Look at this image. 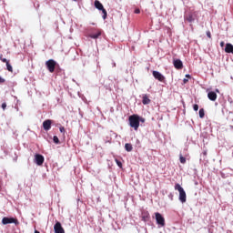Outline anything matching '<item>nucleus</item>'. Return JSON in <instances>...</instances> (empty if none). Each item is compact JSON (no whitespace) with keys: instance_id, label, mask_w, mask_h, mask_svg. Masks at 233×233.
I'll return each instance as SVG.
<instances>
[{"instance_id":"nucleus-1","label":"nucleus","mask_w":233,"mask_h":233,"mask_svg":"<svg viewBox=\"0 0 233 233\" xmlns=\"http://www.w3.org/2000/svg\"><path fill=\"white\" fill-rule=\"evenodd\" d=\"M175 190H177L179 192L178 201H180V203L182 204L187 203V192H185L183 187H181V185L179 184H176Z\"/></svg>"},{"instance_id":"nucleus-2","label":"nucleus","mask_w":233,"mask_h":233,"mask_svg":"<svg viewBox=\"0 0 233 233\" xmlns=\"http://www.w3.org/2000/svg\"><path fill=\"white\" fill-rule=\"evenodd\" d=\"M129 125L131 128H134V130H137V128H139V116L137 115L130 116Z\"/></svg>"},{"instance_id":"nucleus-3","label":"nucleus","mask_w":233,"mask_h":233,"mask_svg":"<svg viewBox=\"0 0 233 233\" xmlns=\"http://www.w3.org/2000/svg\"><path fill=\"white\" fill-rule=\"evenodd\" d=\"M95 8H96V10H100L102 11V18L103 19H106V16L108 15V14L106 13V9H105V7L103 6V4H101V2H99L98 0L95 1Z\"/></svg>"},{"instance_id":"nucleus-4","label":"nucleus","mask_w":233,"mask_h":233,"mask_svg":"<svg viewBox=\"0 0 233 233\" xmlns=\"http://www.w3.org/2000/svg\"><path fill=\"white\" fill-rule=\"evenodd\" d=\"M56 65H57V62L54 59H49L46 62V66L51 74L55 72L56 70Z\"/></svg>"},{"instance_id":"nucleus-5","label":"nucleus","mask_w":233,"mask_h":233,"mask_svg":"<svg viewBox=\"0 0 233 233\" xmlns=\"http://www.w3.org/2000/svg\"><path fill=\"white\" fill-rule=\"evenodd\" d=\"M14 223V225H19V220H17V218H8V217H5L2 218V224L3 225H10Z\"/></svg>"},{"instance_id":"nucleus-6","label":"nucleus","mask_w":233,"mask_h":233,"mask_svg":"<svg viewBox=\"0 0 233 233\" xmlns=\"http://www.w3.org/2000/svg\"><path fill=\"white\" fill-rule=\"evenodd\" d=\"M155 218H156L157 225H158V227H165V218L163 217V215H161V213L159 212L155 213Z\"/></svg>"},{"instance_id":"nucleus-7","label":"nucleus","mask_w":233,"mask_h":233,"mask_svg":"<svg viewBox=\"0 0 233 233\" xmlns=\"http://www.w3.org/2000/svg\"><path fill=\"white\" fill-rule=\"evenodd\" d=\"M35 163L38 167H41L45 163V157L41 154H35Z\"/></svg>"},{"instance_id":"nucleus-8","label":"nucleus","mask_w":233,"mask_h":233,"mask_svg":"<svg viewBox=\"0 0 233 233\" xmlns=\"http://www.w3.org/2000/svg\"><path fill=\"white\" fill-rule=\"evenodd\" d=\"M153 77L160 81V83H165V76L161 74L159 71H153Z\"/></svg>"},{"instance_id":"nucleus-9","label":"nucleus","mask_w":233,"mask_h":233,"mask_svg":"<svg viewBox=\"0 0 233 233\" xmlns=\"http://www.w3.org/2000/svg\"><path fill=\"white\" fill-rule=\"evenodd\" d=\"M55 233H65V228L61 225V222L57 221L54 226Z\"/></svg>"},{"instance_id":"nucleus-10","label":"nucleus","mask_w":233,"mask_h":233,"mask_svg":"<svg viewBox=\"0 0 233 233\" xmlns=\"http://www.w3.org/2000/svg\"><path fill=\"white\" fill-rule=\"evenodd\" d=\"M184 19L187 21V23H194V21H196V15L189 13L184 16Z\"/></svg>"},{"instance_id":"nucleus-11","label":"nucleus","mask_w":233,"mask_h":233,"mask_svg":"<svg viewBox=\"0 0 233 233\" xmlns=\"http://www.w3.org/2000/svg\"><path fill=\"white\" fill-rule=\"evenodd\" d=\"M43 128L46 130V132H48L50 128H52V120L47 119L43 122Z\"/></svg>"},{"instance_id":"nucleus-12","label":"nucleus","mask_w":233,"mask_h":233,"mask_svg":"<svg viewBox=\"0 0 233 233\" xmlns=\"http://www.w3.org/2000/svg\"><path fill=\"white\" fill-rule=\"evenodd\" d=\"M207 92H208V98L209 99V101H216V99H218V94H216V92L208 91V89L207 90Z\"/></svg>"},{"instance_id":"nucleus-13","label":"nucleus","mask_w":233,"mask_h":233,"mask_svg":"<svg viewBox=\"0 0 233 233\" xmlns=\"http://www.w3.org/2000/svg\"><path fill=\"white\" fill-rule=\"evenodd\" d=\"M173 65L177 70H181V68H183V61H181V59H175Z\"/></svg>"},{"instance_id":"nucleus-14","label":"nucleus","mask_w":233,"mask_h":233,"mask_svg":"<svg viewBox=\"0 0 233 233\" xmlns=\"http://www.w3.org/2000/svg\"><path fill=\"white\" fill-rule=\"evenodd\" d=\"M225 52L227 54H233V46H232V44H226Z\"/></svg>"},{"instance_id":"nucleus-15","label":"nucleus","mask_w":233,"mask_h":233,"mask_svg":"<svg viewBox=\"0 0 233 233\" xmlns=\"http://www.w3.org/2000/svg\"><path fill=\"white\" fill-rule=\"evenodd\" d=\"M100 35H101V30H96V34H89V37L91 39H98Z\"/></svg>"},{"instance_id":"nucleus-16","label":"nucleus","mask_w":233,"mask_h":233,"mask_svg":"<svg viewBox=\"0 0 233 233\" xmlns=\"http://www.w3.org/2000/svg\"><path fill=\"white\" fill-rule=\"evenodd\" d=\"M142 103L143 105H150V98H148L147 95H143Z\"/></svg>"},{"instance_id":"nucleus-17","label":"nucleus","mask_w":233,"mask_h":233,"mask_svg":"<svg viewBox=\"0 0 233 233\" xmlns=\"http://www.w3.org/2000/svg\"><path fill=\"white\" fill-rule=\"evenodd\" d=\"M133 148L134 147H132V144L130 143L125 144V149L127 150V152H132Z\"/></svg>"},{"instance_id":"nucleus-18","label":"nucleus","mask_w":233,"mask_h":233,"mask_svg":"<svg viewBox=\"0 0 233 233\" xmlns=\"http://www.w3.org/2000/svg\"><path fill=\"white\" fill-rule=\"evenodd\" d=\"M6 65V70H8V72H14V68L12 67V65H10V62H7Z\"/></svg>"},{"instance_id":"nucleus-19","label":"nucleus","mask_w":233,"mask_h":233,"mask_svg":"<svg viewBox=\"0 0 233 233\" xmlns=\"http://www.w3.org/2000/svg\"><path fill=\"white\" fill-rule=\"evenodd\" d=\"M179 161H180V163H182V165H185V163H187V158L185 157H183V155H180Z\"/></svg>"},{"instance_id":"nucleus-20","label":"nucleus","mask_w":233,"mask_h":233,"mask_svg":"<svg viewBox=\"0 0 233 233\" xmlns=\"http://www.w3.org/2000/svg\"><path fill=\"white\" fill-rule=\"evenodd\" d=\"M198 114H199V117L201 118L205 117V109L200 108Z\"/></svg>"},{"instance_id":"nucleus-21","label":"nucleus","mask_w":233,"mask_h":233,"mask_svg":"<svg viewBox=\"0 0 233 233\" xmlns=\"http://www.w3.org/2000/svg\"><path fill=\"white\" fill-rule=\"evenodd\" d=\"M53 141L56 145H59V137L57 136L53 137Z\"/></svg>"},{"instance_id":"nucleus-22","label":"nucleus","mask_w":233,"mask_h":233,"mask_svg":"<svg viewBox=\"0 0 233 233\" xmlns=\"http://www.w3.org/2000/svg\"><path fill=\"white\" fill-rule=\"evenodd\" d=\"M115 161H116V165H117V167H119V168H121V167H123V164L117 158H116Z\"/></svg>"},{"instance_id":"nucleus-23","label":"nucleus","mask_w":233,"mask_h":233,"mask_svg":"<svg viewBox=\"0 0 233 233\" xmlns=\"http://www.w3.org/2000/svg\"><path fill=\"white\" fill-rule=\"evenodd\" d=\"M193 110H195V112H198V110H199V106L198 104H195L193 106Z\"/></svg>"},{"instance_id":"nucleus-24","label":"nucleus","mask_w":233,"mask_h":233,"mask_svg":"<svg viewBox=\"0 0 233 233\" xmlns=\"http://www.w3.org/2000/svg\"><path fill=\"white\" fill-rule=\"evenodd\" d=\"M142 220H143V221H147V220H148V215H144V216L142 217Z\"/></svg>"},{"instance_id":"nucleus-25","label":"nucleus","mask_w":233,"mask_h":233,"mask_svg":"<svg viewBox=\"0 0 233 233\" xmlns=\"http://www.w3.org/2000/svg\"><path fill=\"white\" fill-rule=\"evenodd\" d=\"M138 123H145V118L138 116Z\"/></svg>"},{"instance_id":"nucleus-26","label":"nucleus","mask_w":233,"mask_h":233,"mask_svg":"<svg viewBox=\"0 0 233 233\" xmlns=\"http://www.w3.org/2000/svg\"><path fill=\"white\" fill-rule=\"evenodd\" d=\"M2 109H3V110H6V102H4V103L2 104Z\"/></svg>"},{"instance_id":"nucleus-27","label":"nucleus","mask_w":233,"mask_h":233,"mask_svg":"<svg viewBox=\"0 0 233 233\" xmlns=\"http://www.w3.org/2000/svg\"><path fill=\"white\" fill-rule=\"evenodd\" d=\"M207 36L210 39L212 37V35L210 34V31H207L206 33Z\"/></svg>"},{"instance_id":"nucleus-28","label":"nucleus","mask_w":233,"mask_h":233,"mask_svg":"<svg viewBox=\"0 0 233 233\" xmlns=\"http://www.w3.org/2000/svg\"><path fill=\"white\" fill-rule=\"evenodd\" d=\"M2 63H5V65H6V64L10 63V61H8L6 58H2Z\"/></svg>"},{"instance_id":"nucleus-29","label":"nucleus","mask_w":233,"mask_h":233,"mask_svg":"<svg viewBox=\"0 0 233 233\" xmlns=\"http://www.w3.org/2000/svg\"><path fill=\"white\" fill-rule=\"evenodd\" d=\"M59 131L61 132V134H65V127H59Z\"/></svg>"},{"instance_id":"nucleus-30","label":"nucleus","mask_w":233,"mask_h":233,"mask_svg":"<svg viewBox=\"0 0 233 233\" xmlns=\"http://www.w3.org/2000/svg\"><path fill=\"white\" fill-rule=\"evenodd\" d=\"M135 14H141V10H139V9H135Z\"/></svg>"},{"instance_id":"nucleus-31","label":"nucleus","mask_w":233,"mask_h":233,"mask_svg":"<svg viewBox=\"0 0 233 233\" xmlns=\"http://www.w3.org/2000/svg\"><path fill=\"white\" fill-rule=\"evenodd\" d=\"M5 78L1 77V76H0V84L5 83Z\"/></svg>"},{"instance_id":"nucleus-32","label":"nucleus","mask_w":233,"mask_h":233,"mask_svg":"<svg viewBox=\"0 0 233 233\" xmlns=\"http://www.w3.org/2000/svg\"><path fill=\"white\" fill-rule=\"evenodd\" d=\"M183 83H184V84H187V83H188V79H187V78H184V79H183Z\"/></svg>"},{"instance_id":"nucleus-33","label":"nucleus","mask_w":233,"mask_h":233,"mask_svg":"<svg viewBox=\"0 0 233 233\" xmlns=\"http://www.w3.org/2000/svg\"><path fill=\"white\" fill-rule=\"evenodd\" d=\"M220 46L223 48V46H225V42H220Z\"/></svg>"},{"instance_id":"nucleus-34","label":"nucleus","mask_w":233,"mask_h":233,"mask_svg":"<svg viewBox=\"0 0 233 233\" xmlns=\"http://www.w3.org/2000/svg\"><path fill=\"white\" fill-rule=\"evenodd\" d=\"M3 55H0V60L3 61Z\"/></svg>"},{"instance_id":"nucleus-35","label":"nucleus","mask_w":233,"mask_h":233,"mask_svg":"<svg viewBox=\"0 0 233 233\" xmlns=\"http://www.w3.org/2000/svg\"><path fill=\"white\" fill-rule=\"evenodd\" d=\"M203 156H207V151H203Z\"/></svg>"},{"instance_id":"nucleus-36","label":"nucleus","mask_w":233,"mask_h":233,"mask_svg":"<svg viewBox=\"0 0 233 233\" xmlns=\"http://www.w3.org/2000/svg\"><path fill=\"white\" fill-rule=\"evenodd\" d=\"M186 77H190V75H186Z\"/></svg>"},{"instance_id":"nucleus-37","label":"nucleus","mask_w":233,"mask_h":233,"mask_svg":"<svg viewBox=\"0 0 233 233\" xmlns=\"http://www.w3.org/2000/svg\"><path fill=\"white\" fill-rule=\"evenodd\" d=\"M35 233H40L38 230H35Z\"/></svg>"},{"instance_id":"nucleus-38","label":"nucleus","mask_w":233,"mask_h":233,"mask_svg":"<svg viewBox=\"0 0 233 233\" xmlns=\"http://www.w3.org/2000/svg\"><path fill=\"white\" fill-rule=\"evenodd\" d=\"M216 92H219V89H216Z\"/></svg>"},{"instance_id":"nucleus-39","label":"nucleus","mask_w":233,"mask_h":233,"mask_svg":"<svg viewBox=\"0 0 233 233\" xmlns=\"http://www.w3.org/2000/svg\"><path fill=\"white\" fill-rule=\"evenodd\" d=\"M73 1H77V0H73Z\"/></svg>"}]
</instances>
